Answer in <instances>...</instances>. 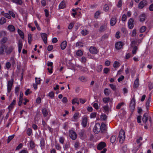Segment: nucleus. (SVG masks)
<instances>
[{"mask_svg":"<svg viewBox=\"0 0 153 153\" xmlns=\"http://www.w3.org/2000/svg\"><path fill=\"white\" fill-rule=\"evenodd\" d=\"M119 138L120 143H123L125 139V132L122 129H121L119 132Z\"/></svg>","mask_w":153,"mask_h":153,"instance_id":"obj_1","label":"nucleus"},{"mask_svg":"<svg viewBox=\"0 0 153 153\" xmlns=\"http://www.w3.org/2000/svg\"><path fill=\"white\" fill-rule=\"evenodd\" d=\"M101 130V126L99 123H97L94 128L93 131L95 134H98Z\"/></svg>","mask_w":153,"mask_h":153,"instance_id":"obj_2","label":"nucleus"},{"mask_svg":"<svg viewBox=\"0 0 153 153\" xmlns=\"http://www.w3.org/2000/svg\"><path fill=\"white\" fill-rule=\"evenodd\" d=\"M135 106V101L134 98H133L131 101L130 104V108L131 111H134Z\"/></svg>","mask_w":153,"mask_h":153,"instance_id":"obj_3","label":"nucleus"},{"mask_svg":"<svg viewBox=\"0 0 153 153\" xmlns=\"http://www.w3.org/2000/svg\"><path fill=\"white\" fill-rule=\"evenodd\" d=\"M7 49L5 45H1L0 46V55H4L6 53V51Z\"/></svg>","mask_w":153,"mask_h":153,"instance_id":"obj_4","label":"nucleus"},{"mask_svg":"<svg viewBox=\"0 0 153 153\" xmlns=\"http://www.w3.org/2000/svg\"><path fill=\"white\" fill-rule=\"evenodd\" d=\"M117 19L116 16L112 17L110 21V24L111 26H114L117 22Z\"/></svg>","mask_w":153,"mask_h":153,"instance_id":"obj_5","label":"nucleus"},{"mask_svg":"<svg viewBox=\"0 0 153 153\" xmlns=\"http://www.w3.org/2000/svg\"><path fill=\"white\" fill-rule=\"evenodd\" d=\"M106 146V143L105 142H101L99 143L97 146V149L99 150H101Z\"/></svg>","mask_w":153,"mask_h":153,"instance_id":"obj_6","label":"nucleus"},{"mask_svg":"<svg viewBox=\"0 0 153 153\" xmlns=\"http://www.w3.org/2000/svg\"><path fill=\"white\" fill-rule=\"evenodd\" d=\"M101 132L102 133H105L107 131V128L105 124L103 123H101Z\"/></svg>","mask_w":153,"mask_h":153,"instance_id":"obj_7","label":"nucleus"},{"mask_svg":"<svg viewBox=\"0 0 153 153\" xmlns=\"http://www.w3.org/2000/svg\"><path fill=\"white\" fill-rule=\"evenodd\" d=\"M134 20L132 18H130L128 20V25L129 28L130 29H132L134 26Z\"/></svg>","mask_w":153,"mask_h":153,"instance_id":"obj_8","label":"nucleus"},{"mask_svg":"<svg viewBox=\"0 0 153 153\" xmlns=\"http://www.w3.org/2000/svg\"><path fill=\"white\" fill-rule=\"evenodd\" d=\"M13 85V82L12 81L10 80L8 82L7 86V92L10 93V92L12 86Z\"/></svg>","mask_w":153,"mask_h":153,"instance_id":"obj_9","label":"nucleus"},{"mask_svg":"<svg viewBox=\"0 0 153 153\" xmlns=\"http://www.w3.org/2000/svg\"><path fill=\"white\" fill-rule=\"evenodd\" d=\"M147 4V1L145 0H143L140 2L138 4V8L139 9L143 8Z\"/></svg>","mask_w":153,"mask_h":153,"instance_id":"obj_10","label":"nucleus"},{"mask_svg":"<svg viewBox=\"0 0 153 153\" xmlns=\"http://www.w3.org/2000/svg\"><path fill=\"white\" fill-rule=\"evenodd\" d=\"M70 137L73 140H75L77 137V134L76 132L74 131H72L70 132Z\"/></svg>","mask_w":153,"mask_h":153,"instance_id":"obj_11","label":"nucleus"},{"mask_svg":"<svg viewBox=\"0 0 153 153\" xmlns=\"http://www.w3.org/2000/svg\"><path fill=\"white\" fill-rule=\"evenodd\" d=\"M89 50L90 52L92 54H97V49L94 47H91L89 48Z\"/></svg>","mask_w":153,"mask_h":153,"instance_id":"obj_12","label":"nucleus"},{"mask_svg":"<svg viewBox=\"0 0 153 153\" xmlns=\"http://www.w3.org/2000/svg\"><path fill=\"white\" fill-rule=\"evenodd\" d=\"M123 45V43L122 42H118L115 44V48L119 50L122 48Z\"/></svg>","mask_w":153,"mask_h":153,"instance_id":"obj_13","label":"nucleus"},{"mask_svg":"<svg viewBox=\"0 0 153 153\" xmlns=\"http://www.w3.org/2000/svg\"><path fill=\"white\" fill-rule=\"evenodd\" d=\"M79 134L81 138L83 139L85 136V131L84 130H81L79 132Z\"/></svg>","mask_w":153,"mask_h":153,"instance_id":"obj_14","label":"nucleus"},{"mask_svg":"<svg viewBox=\"0 0 153 153\" xmlns=\"http://www.w3.org/2000/svg\"><path fill=\"white\" fill-rule=\"evenodd\" d=\"M14 48L12 46H10L7 49L6 51V53L7 55L10 54L12 51L14 50Z\"/></svg>","mask_w":153,"mask_h":153,"instance_id":"obj_15","label":"nucleus"},{"mask_svg":"<svg viewBox=\"0 0 153 153\" xmlns=\"http://www.w3.org/2000/svg\"><path fill=\"white\" fill-rule=\"evenodd\" d=\"M142 121L143 122L146 124L147 123V122L148 120V114L146 113H145L143 115L142 118Z\"/></svg>","mask_w":153,"mask_h":153,"instance_id":"obj_16","label":"nucleus"},{"mask_svg":"<svg viewBox=\"0 0 153 153\" xmlns=\"http://www.w3.org/2000/svg\"><path fill=\"white\" fill-rule=\"evenodd\" d=\"M41 36L44 43L45 44H46L47 42V34L45 33H42L41 34Z\"/></svg>","mask_w":153,"mask_h":153,"instance_id":"obj_17","label":"nucleus"},{"mask_svg":"<svg viewBox=\"0 0 153 153\" xmlns=\"http://www.w3.org/2000/svg\"><path fill=\"white\" fill-rule=\"evenodd\" d=\"M140 21L143 22L146 19V14L145 13H142L139 16Z\"/></svg>","mask_w":153,"mask_h":153,"instance_id":"obj_18","label":"nucleus"},{"mask_svg":"<svg viewBox=\"0 0 153 153\" xmlns=\"http://www.w3.org/2000/svg\"><path fill=\"white\" fill-rule=\"evenodd\" d=\"M107 29V25L106 24H104L101 26L99 29V31L100 32H103L105 30Z\"/></svg>","mask_w":153,"mask_h":153,"instance_id":"obj_19","label":"nucleus"},{"mask_svg":"<svg viewBox=\"0 0 153 153\" xmlns=\"http://www.w3.org/2000/svg\"><path fill=\"white\" fill-rule=\"evenodd\" d=\"M16 102V100L15 99L13 100L12 102L10 103L8 107V108L9 110L12 109L13 108L14 106L15 105Z\"/></svg>","mask_w":153,"mask_h":153,"instance_id":"obj_20","label":"nucleus"},{"mask_svg":"<svg viewBox=\"0 0 153 153\" xmlns=\"http://www.w3.org/2000/svg\"><path fill=\"white\" fill-rule=\"evenodd\" d=\"M87 119L86 117H84L83 118L82 121V125L83 127H85L87 126Z\"/></svg>","mask_w":153,"mask_h":153,"instance_id":"obj_21","label":"nucleus"},{"mask_svg":"<svg viewBox=\"0 0 153 153\" xmlns=\"http://www.w3.org/2000/svg\"><path fill=\"white\" fill-rule=\"evenodd\" d=\"M67 45V43L66 41H63L61 44V48L62 50H64L66 48Z\"/></svg>","mask_w":153,"mask_h":153,"instance_id":"obj_22","label":"nucleus"},{"mask_svg":"<svg viewBox=\"0 0 153 153\" xmlns=\"http://www.w3.org/2000/svg\"><path fill=\"white\" fill-rule=\"evenodd\" d=\"M139 79L138 78H137L135 80L134 84L133 87L134 88H137L139 85Z\"/></svg>","mask_w":153,"mask_h":153,"instance_id":"obj_23","label":"nucleus"},{"mask_svg":"<svg viewBox=\"0 0 153 153\" xmlns=\"http://www.w3.org/2000/svg\"><path fill=\"white\" fill-rule=\"evenodd\" d=\"M22 47V41L19 40L18 42V51L20 53Z\"/></svg>","mask_w":153,"mask_h":153,"instance_id":"obj_24","label":"nucleus"},{"mask_svg":"<svg viewBox=\"0 0 153 153\" xmlns=\"http://www.w3.org/2000/svg\"><path fill=\"white\" fill-rule=\"evenodd\" d=\"M11 1L17 5H21L22 3V0H11Z\"/></svg>","mask_w":153,"mask_h":153,"instance_id":"obj_25","label":"nucleus"},{"mask_svg":"<svg viewBox=\"0 0 153 153\" xmlns=\"http://www.w3.org/2000/svg\"><path fill=\"white\" fill-rule=\"evenodd\" d=\"M66 7V4L64 1H63L61 2L59 5V8L60 9H63Z\"/></svg>","mask_w":153,"mask_h":153,"instance_id":"obj_26","label":"nucleus"},{"mask_svg":"<svg viewBox=\"0 0 153 153\" xmlns=\"http://www.w3.org/2000/svg\"><path fill=\"white\" fill-rule=\"evenodd\" d=\"M8 39L7 37H4L0 41V43L1 45H5L4 44L6 43Z\"/></svg>","mask_w":153,"mask_h":153,"instance_id":"obj_27","label":"nucleus"},{"mask_svg":"<svg viewBox=\"0 0 153 153\" xmlns=\"http://www.w3.org/2000/svg\"><path fill=\"white\" fill-rule=\"evenodd\" d=\"M18 32L19 36H21V38L23 39L24 38V35L23 32L20 30L18 29Z\"/></svg>","mask_w":153,"mask_h":153,"instance_id":"obj_28","label":"nucleus"},{"mask_svg":"<svg viewBox=\"0 0 153 153\" xmlns=\"http://www.w3.org/2000/svg\"><path fill=\"white\" fill-rule=\"evenodd\" d=\"M8 29L11 32H13L15 30V28L14 26L13 25H9L8 26Z\"/></svg>","mask_w":153,"mask_h":153,"instance_id":"obj_29","label":"nucleus"},{"mask_svg":"<svg viewBox=\"0 0 153 153\" xmlns=\"http://www.w3.org/2000/svg\"><path fill=\"white\" fill-rule=\"evenodd\" d=\"M30 145L31 149H33L35 147V144L33 141L32 140H30Z\"/></svg>","mask_w":153,"mask_h":153,"instance_id":"obj_30","label":"nucleus"},{"mask_svg":"<svg viewBox=\"0 0 153 153\" xmlns=\"http://www.w3.org/2000/svg\"><path fill=\"white\" fill-rule=\"evenodd\" d=\"M55 146L56 148L58 150H61V147L60 146L59 143L57 142H55Z\"/></svg>","mask_w":153,"mask_h":153,"instance_id":"obj_31","label":"nucleus"},{"mask_svg":"<svg viewBox=\"0 0 153 153\" xmlns=\"http://www.w3.org/2000/svg\"><path fill=\"white\" fill-rule=\"evenodd\" d=\"M116 136L113 135L110 138V141L111 143H113L116 141Z\"/></svg>","mask_w":153,"mask_h":153,"instance_id":"obj_32","label":"nucleus"},{"mask_svg":"<svg viewBox=\"0 0 153 153\" xmlns=\"http://www.w3.org/2000/svg\"><path fill=\"white\" fill-rule=\"evenodd\" d=\"M70 147V143L69 142H67L63 148L64 150H66L67 149Z\"/></svg>","mask_w":153,"mask_h":153,"instance_id":"obj_33","label":"nucleus"},{"mask_svg":"<svg viewBox=\"0 0 153 153\" xmlns=\"http://www.w3.org/2000/svg\"><path fill=\"white\" fill-rule=\"evenodd\" d=\"M138 49V47L136 46L134 47L132 51V53L133 54H135Z\"/></svg>","mask_w":153,"mask_h":153,"instance_id":"obj_34","label":"nucleus"},{"mask_svg":"<svg viewBox=\"0 0 153 153\" xmlns=\"http://www.w3.org/2000/svg\"><path fill=\"white\" fill-rule=\"evenodd\" d=\"M102 67L101 65H98L96 68V70L98 72H101L102 70Z\"/></svg>","mask_w":153,"mask_h":153,"instance_id":"obj_35","label":"nucleus"},{"mask_svg":"<svg viewBox=\"0 0 153 153\" xmlns=\"http://www.w3.org/2000/svg\"><path fill=\"white\" fill-rule=\"evenodd\" d=\"M42 113L43 115V116L45 117H46L48 115V113L47 109L45 108L42 110Z\"/></svg>","mask_w":153,"mask_h":153,"instance_id":"obj_36","label":"nucleus"},{"mask_svg":"<svg viewBox=\"0 0 153 153\" xmlns=\"http://www.w3.org/2000/svg\"><path fill=\"white\" fill-rule=\"evenodd\" d=\"M146 29V27L145 26H143L141 27L140 29V32L141 33L144 32Z\"/></svg>","mask_w":153,"mask_h":153,"instance_id":"obj_37","label":"nucleus"},{"mask_svg":"<svg viewBox=\"0 0 153 153\" xmlns=\"http://www.w3.org/2000/svg\"><path fill=\"white\" fill-rule=\"evenodd\" d=\"M6 22V19L4 17H2L0 19V24L3 25Z\"/></svg>","mask_w":153,"mask_h":153,"instance_id":"obj_38","label":"nucleus"},{"mask_svg":"<svg viewBox=\"0 0 153 153\" xmlns=\"http://www.w3.org/2000/svg\"><path fill=\"white\" fill-rule=\"evenodd\" d=\"M79 114L78 112H76L74 114L73 117L74 119V120H73V121H75L78 118Z\"/></svg>","mask_w":153,"mask_h":153,"instance_id":"obj_39","label":"nucleus"},{"mask_svg":"<svg viewBox=\"0 0 153 153\" xmlns=\"http://www.w3.org/2000/svg\"><path fill=\"white\" fill-rule=\"evenodd\" d=\"M120 66V63L117 61H115L113 64V67L114 68L118 67Z\"/></svg>","mask_w":153,"mask_h":153,"instance_id":"obj_40","label":"nucleus"},{"mask_svg":"<svg viewBox=\"0 0 153 153\" xmlns=\"http://www.w3.org/2000/svg\"><path fill=\"white\" fill-rule=\"evenodd\" d=\"M32 40L31 35V34L29 33L28 34V42L30 44Z\"/></svg>","mask_w":153,"mask_h":153,"instance_id":"obj_41","label":"nucleus"},{"mask_svg":"<svg viewBox=\"0 0 153 153\" xmlns=\"http://www.w3.org/2000/svg\"><path fill=\"white\" fill-rule=\"evenodd\" d=\"M76 54L78 56H81L83 54V52L81 50H79L76 51Z\"/></svg>","mask_w":153,"mask_h":153,"instance_id":"obj_42","label":"nucleus"},{"mask_svg":"<svg viewBox=\"0 0 153 153\" xmlns=\"http://www.w3.org/2000/svg\"><path fill=\"white\" fill-rule=\"evenodd\" d=\"M104 93L106 96H108L110 94V91L108 88H106L104 90Z\"/></svg>","mask_w":153,"mask_h":153,"instance_id":"obj_43","label":"nucleus"},{"mask_svg":"<svg viewBox=\"0 0 153 153\" xmlns=\"http://www.w3.org/2000/svg\"><path fill=\"white\" fill-rule=\"evenodd\" d=\"M79 79L82 82H85L87 81V78L83 76L80 77L79 78Z\"/></svg>","mask_w":153,"mask_h":153,"instance_id":"obj_44","label":"nucleus"},{"mask_svg":"<svg viewBox=\"0 0 153 153\" xmlns=\"http://www.w3.org/2000/svg\"><path fill=\"white\" fill-rule=\"evenodd\" d=\"M148 87L150 90L153 88V83L151 82H149Z\"/></svg>","mask_w":153,"mask_h":153,"instance_id":"obj_45","label":"nucleus"},{"mask_svg":"<svg viewBox=\"0 0 153 153\" xmlns=\"http://www.w3.org/2000/svg\"><path fill=\"white\" fill-rule=\"evenodd\" d=\"M137 42V40H133L131 41V47H134V45L136 44Z\"/></svg>","mask_w":153,"mask_h":153,"instance_id":"obj_46","label":"nucleus"},{"mask_svg":"<svg viewBox=\"0 0 153 153\" xmlns=\"http://www.w3.org/2000/svg\"><path fill=\"white\" fill-rule=\"evenodd\" d=\"M124 104V103L123 102L119 103L116 106V109H120L122 106Z\"/></svg>","mask_w":153,"mask_h":153,"instance_id":"obj_47","label":"nucleus"},{"mask_svg":"<svg viewBox=\"0 0 153 153\" xmlns=\"http://www.w3.org/2000/svg\"><path fill=\"white\" fill-rule=\"evenodd\" d=\"M14 134L8 137L7 140V143H8L14 137Z\"/></svg>","mask_w":153,"mask_h":153,"instance_id":"obj_48","label":"nucleus"},{"mask_svg":"<svg viewBox=\"0 0 153 153\" xmlns=\"http://www.w3.org/2000/svg\"><path fill=\"white\" fill-rule=\"evenodd\" d=\"M6 35V33L4 31H2L0 32V38L5 36Z\"/></svg>","mask_w":153,"mask_h":153,"instance_id":"obj_49","label":"nucleus"},{"mask_svg":"<svg viewBox=\"0 0 153 153\" xmlns=\"http://www.w3.org/2000/svg\"><path fill=\"white\" fill-rule=\"evenodd\" d=\"M32 133V130L30 128H28L27 131V134L28 136H30Z\"/></svg>","mask_w":153,"mask_h":153,"instance_id":"obj_50","label":"nucleus"},{"mask_svg":"<svg viewBox=\"0 0 153 153\" xmlns=\"http://www.w3.org/2000/svg\"><path fill=\"white\" fill-rule=\"evenodd\" d=\"M88 32L86 30H83L82 31V34L84 36H85L88 33Z\"/></svg>","mask_w":153,"mask_h":153,"instance_id":"obj_51","label":"nucleus"},{"mask_svg":"<svg viewBox=\"0 0 153 153\" xmlns=\"http://www.w3.org/2000/svg\"><path fill=\"white\" fill-rule=\"evenodd\" d=\"M76 47L80 46V47H82L83 46V44L81 42H78L76 43Z\"/></svg>","mask_w":153,"mask_h":153,"instance_id":"obj_52","label":"nucleus"},{"mask_svg":"<svg viewBox=\"0 0 153 153\" xmlns=\"http://www.w3.org/2000/svg\"><path fill=\"white\" fill-rule=\"evenodd\" d=\"M100 118L102 120H105L107 118V116L105 114L102 115L100 117Z\"/></svg>","mask_w":153,"mask_h":153,"instance_id":"obj_53","label":"nucleus"},{"mask_svg":"<svg viewBox=\"0 0 153 153\" xmlns=\"http://www.w3.org/2000/svg\"><path fill=\"white\" fill-rule=\"evenodd\" d=\"M96 115L97 113L96 112L92 113L90 115V117L91 118H95L96 117Z\"/></svg>","mask_w":153,"mask_h":153,"instance_id":"obj_54","label":"nucleus"},{"mask_svg":"<svg viewBox=\"0 0 153 153\" xmlns=\"http://www.w3.org/2000/svg\"><path fill=\"white\" fill-rule=\"evenodd\" d=\"M111 88L114 91L116 90V86L115 85H114L113 84H110L109 85Z\"/></svg>","mask_w":153,"mask_h":153,"instance_id":"obj_55","label":"nucleus"},{"mask_svg":"<svg viewBox=\"0 0 153 153\" xmlns=\"http://www.w3.org/2000/svg\"><path fill=\"white\" fill-rule=\"evenodd\" d=\"M11 64L9 62H7L6 63L5 66L6 68L8 69L10 68Z\"/></svg>","mask_w":153,"mask_h":153,"instance_id":"obj_56","label":"nucleus"},{"mask_svg":"<svg viewBox=\"0 0 153 153\" xmlns=\"http://www.w3.org/2000/svg\"><path fill=\"white\" fill-rule=\"evenodd\" d=\"M80 143L79 142H75L74 144V147L76 149H78L79 147Z\"/></svg>","mask_w":153,"mask_h":153,"instance_id":"obj_57","label":"nucleus"},{"mask_svg":"<svg viewBox=\"0 0 153 153\" xmlns=\"http://www.w3.org/2000/svg\"><path fill=\"white\" fill-rule=\"evenodd\" d=\"M35 79L36 81V84H40V81L41 80L40 78H37L36 77Z\"/></svg>","mask_w":153,"mask_h":153,"instance_id":"obj_58","label":"nucleus"},{"mask_svg":"<svg viewBox=\"0 0 153 153\" xmlns=\"http://www.w3.org/2000/svg\"><path fill=\"white\" fill-rule=\"evenodd\" d=\"M100 14V12L99 11H97L95 13L94 17L96 18H97L99 16Z\"/></svg>","mask_w":153,"mask_h":153,"instance_id":"obj_59","label":"nucleus"},{"mask_svg":"<svg viewBox=\"0 0 153 153\" xmlns=\"http://www.w3.org/2000/svg\"><path fill=\"white\" fill-rule=\"evenodd\" d=\"M32 93V91H30V90L29 89H28L27 90L25 93V94L26 95H28Z\"/></svg>","mask_w":153,"mask_h":153,"instance_id":"obj_60","label":"nucleus"},{"mask_svg":"<svg viewBox=\"0 0 153 153\" xmlns=\"http://www.w3.org/2000/svg\"><path fill=\"white\" fill-rule=\"evenodd\" d=\"M40 144L41 146L44 147L45 146V141L44 139H42L40 141Z\"/></svg>","mask_w":153,"mask_h":153,"instance_id":"obj_61","label":"nucleus"},{"mask_svg":"<svg viewBox=\"0 0 153 153\" xmlns=\"http://www.w3.org/2000/svg\"><path fill=\"white\" fill-rule=\"evenodd\" d=\"M48 96L51 97V98H53L54 97V93L53 91H51L49 93Z\"/></svg>","mask_w":153,"mask_h":153,"instance_id":"obj_62","label":"nucleus"},{"mask_svg":"<svg viewBox=\"0 0 153 153\" xmlns=\"http://www.w3.org/2000/svg\"><path fill=\"white\" fill-rule=\"evenodd\" d=\"M60 143H61L63 144L64 142V138L63 137H61L59 138V139Z\"/></svg>","mask_w":153,"mask_h":153,"instance_id":"obj_63","label":"nucleus"},{"mask_svg":"<svg viewBox=\"0 0 153 153\" xmlns=\"http://www.w3.org/2000/svg\"><path fill=\"white\" fill-rule=\"evenodd\" d=\"M23 146V145L22 143H20L16 149V150H17L19 149H20L22 148Z\"/></svg>","mask_w":153,"mask_h":153,"instance_id":"obj_64","label":"nucleus"}]
</instances>
